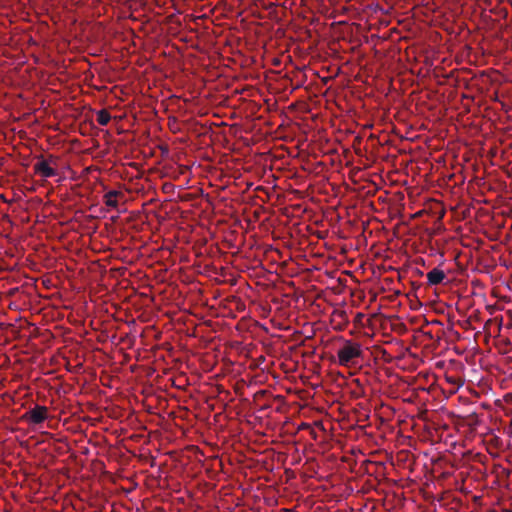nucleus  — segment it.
Returning a JSON list of instances; mask_svg holds the SVG:
<instances>
[{
    "instance_id": "3",
    "label": "nucleus",
    "mask_w": 512,
    "mask_h": 512,
    "mask_svg": "<svg viewBox=\"0 0 512 512\" xmlns=\"http://www.w3.org/2000/svg\"><path fill=\"white\" fill-rule=\"evenodd\" d=\"M48 418V408L46 406L35 405L33 408L27 410L22 419L28 424L39 425Z\"/></svg>"
},
{
    "instance_id": "6",
    "label": "nucleus",
    "mask_w": 512,
    "mask_h": 512,
    "mask_svg": "<svg viewBox=\"0 0 512 512\" xmlns=\"http://www.w3.org/2000/svg\"><path fill=\"white\" fill-rule=\"evenodd\" d=\"M111 119L110 113L106 109L97 112V122L101 126H106Z\"/></svg>"
},
{
    "instance_id": "5",
    "label": "nucleus",
    "mask_w": 512,
    "mask_h": 512,
    "mask_svg": "<svg viewBox=\"0 0 512 512\" xmlns=\"http://www.w3.org/2000/svg\"><path fill=\"white\" fill-rule=\"evenodd\" d=\"M123 196L122 192L117 190H110L104 195V203L111 208L118 206L117 197Z\"/></svg>"
},
{
    "instance_id": "1",
    "label": "nucleus",
    "mask_w": 512,
    "mask_h": 512,
    "mask_svg": "<svg viewBox=\"0 0 512 512\" xmlns=\"http://www.w3.org/2000/svg\"><path fill=\"white\" fill-rule=\"evenodd\" d=\"M361 345L352 340H345L337 351L338 363L341 366L349 367L355 364V360L362 356Z\"/></svg>"
},
{
    "instance_id": "2",
    "label": "nucleus",
    "mask_w": 512,
    "mask_h": 512,
    "mask_svg": "<svg viewBox=\"0 0 512 512\" xmlns=\"http://www.w3.org/2000/svg\"><path fill=\"white\" fill-rule=\"evenodd\" d=\"M38 161L34 164L33 168L36 174L44 178H50L57 175V171L51 167L57 163V158L49 155L47 159L43 155L37 157Z\"/></svg>"
},
{
    "instance_id": "4",
    "label": "nucleus",
    "mask_w": 512,
    "mask_h": 512,
    "mask_svg": "<svg viewBox=\"0 0 512 512\" xmlns=\"http://www.w3.org/2000/svg\"><path fill=\"white\" fill-rule=\"evenodd\" d=\"M428 284L431 286L438 285L443 282L446 278V274L443 270L439 268H433L426 274Z\"/></svg>"
}]
</instances>
